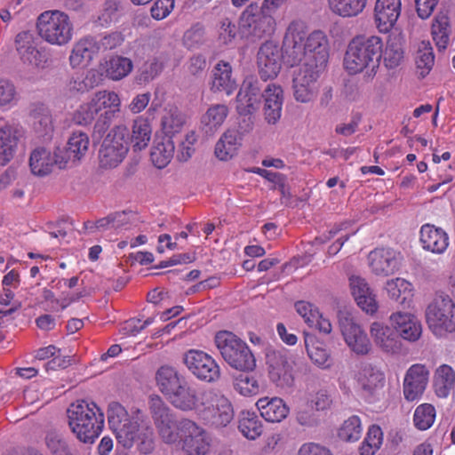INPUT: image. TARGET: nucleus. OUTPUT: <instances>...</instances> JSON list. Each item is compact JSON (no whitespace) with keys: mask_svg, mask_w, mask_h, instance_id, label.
<instances>
[{"mask_svg":"<svg viewBox=\"0 0 455 455\" xmlns=\"http://www.w3.org/2000/svg\"><path fill=\"white\" fill-rule=\"evenodd\" d=\"M88 148V135L84 132H74L68 140L64 156L67 158V161L70 159L73 161L80 160L84 156Z\"/></svg>","mask_w":455,"mask_h":455,"instance_id":"41","label":"nucleus"},{"mask_svg":"<svg viewBox=\"0 0 455 455\" xmlns=\"http://www.w3.org/2000/svg\"><path fill=\"white\" fill-rule=\"evenodd\" d=\"M163 70V63L156 59L145 62L137 76L139 84H147L156 77Z\"/></svg>","mask_w":455,"mask_h":455,"instance_id":"62","label":"nucleus"},{"mask_svg":"<svg viewBox=\"0 0 455 455\" xmlns=\"http://www.w3.org/2000/svg\"><path fill=\"white\" fill-rule=\"evenodd\" d=\"M362 434L361 420L358 416H351L344 421L339 429V437L346 442L357 441Z\"/></svg>","mask_w":455,"mask_h":455,"instance_id":"59","label":"nucleus"},{"mask_svg":"<svg viewBox=\"0 0 455 455\" xmlns=\"http://www.w3.org/2000/svg\"><path fill=\"white\" fill-rule=\"evenodd\" d=\"M44 443L52 455H74L67 440L57 431H48Z\"/></svg>","mask_w":455,"mask_h":455,"instance_id":"54","label":"nucleus"},{"mask_svg":"<svg viewBox=\"0 0 455 455\" xmlns=\"http://www.w3.org/2000/svg\"><path fill=\"white\" fill-rule=\"evenodd\" d=\"M401 0H377L374 21L380 33L389 32L401 15Z\"/></svg>","mask_w":455,"mask_h":455,"instance_id":"21","label":"nucleus"},{"mask_svg":"<svg viewBox=\"0 0 455 455\" xmlns=\"http://www.w3.org/2000/svg\"><path fill=\"white\" fill-rule=\"evenodd\" d=\"M166 399L173 407L180 411H196L201 403V393L198 394L196 389L186 379Z\"/></svg>","mask_w":455,"mask_h":455,"instance_id":"25","label":"nucleus"},{"mask_svg":"<svg viewBox=\"0 0 455 455\" xmlns=\"http://www.w3.org/2000/svg\"><path fill=\"white\" fill-rule=\"evenodd\" d=\"M21 35L16 36V47L21 60L31 66L40 67L44 62V56L31 43L20 44Z\"/></svg>","mask_w":455,"mask_h":455,"instance_id":"52","label":"nucleus"},{"mask_svg":"<svg viewBox=\"0 0 455 455\" xmlns=\"http://www.w3.org/2000/svg\"><path fill=\"white\" fill-rule=\"evenodd\" d=\"M265 104L263 108L265 119L268 124H275L282 114L283 91L276 84H267L264 89Z\"/></svg>","mask_w":455,"mask_h":455,"instance_id":"29","label":"nucleus"},{"mask_svg":"<svg viewBox=\"0 0 455 455\" xmlns=\"http://www.w3.org/2000/svg\"><path fill=\"white\" fill-rule=\"evenodd\" d=\"M96 37L85 36L80 39L73 47L69 56V61L72 67H77L83 61L89 62L93 55L98 53Z\"/></svg>","mask_w":455,"mask_h":455,"instance_id":"35","label":"nucleus"},{"mask_svg":"<svg viewBox=\"0 0 455 455\" xmlns=\"http://www.w3.org/2000/svg\"><path fill=\"white\" fill-rule=\"evenodd\" d=\"M162 127L165 137L180 132L185 124V116L177 108H170L162 117Z\"/></svg>","mask_w":455,"mask_h":455,"instance_id":"51","label":"nucleus"},{"mask_svg":"<svg viewBox=\"0 0 455 455\" xmlns=\"http://www.w3.org/2000/svg\"><path fill=\"white\" fill-rule=\"evenodd\" d=\"M429 377V371L423 364L411 365L404 377L403 395L407 401L419 399L424 393Z\"/></svg>","mask_w":455,"mask_h":455,"instance_id":"19","label":"nucleus"},{"mask_svg":"<svg viewBox=\"0 0 455 455\" xmlns=\"http://www.w3.org/2000/svg\"><path fill=\"white\" fill-rule=\"evenodd\" d=\"M371 335L374 343L384 353L398 354L402 350V342L395 329L383 323L374 322L371 326Z\"/></svg>","mask_w":455,"mask_h":455,"instance_id":"23","label":"nucleus"},{"mask_svg":"<svg viewBox=\"0 0 455 455\" xmlns=\"http://www.w3.org/2000/svg\"><path fill=\"white\" fill-rule=\"evenodd\" d=\"M306 61L326 64L328 61L327 39L322 31L307 34L305 39Z\"/></svg>","mask_w":455,"mask_h":455,"instance_id":"30","label":"nucleus"},{"mask_svg":"<svg viewBox=\"0 0 455 455\" xmlns=\"http://www.w3.org/2000/svg\"><path fill=\"white\" fill-rule=\"evenodd\" d=\"M256 406L261 417L268 422H281L289 413L288 406L279 397H262L257 401Z\"/></svg>","mask_w":455,"mask_h":455,"instance_id":"32","label":"nucleus"},{"mask_svg":"<svg viewBox=\"0 0 455 455\" xmlns=\"http://www.w3.org/2000/svg\"><path fill=\"white\" fill-rule=\"evenodd\" d=\"M196 411L204 424L214 428L227 427L234 418L230 401L212 388L201 392V403Z\"/></svg>","mask_w":455,"mask_h":455,"instance_id":"4","label":"nucleus"},{"mask_svg":"<svg viewBox=\"0 0 455 455\" xmlns=\"http://www.w3.org/2000/svg\"><path fill=\"white\" fill-rule=\"evenodd\" d=\"M391 324L397 331L399 338L415 342L422 334V325L419 320L413 315L397 311L390 317Z\"/></svg>","mask_w":455,"mask_h":455,"instance_id":"22","label":"nucleus"},{"mask_svg":"<svg viewBox=\"0 0 455 455\" xmlns=\"http://www.w3.org/2000/svg\"><path fill=\"white\" fill-rule=\"evenodd\" d=\"M156 379L159 390L167 398L187 379L175 368L164 365L157 370Z\"/></svg>","mask_w":455,"mask_h":455,"instance_id":"33","label":"nucleus"},{"mask_svg":"<svg viewBox=\"0 0 455 455\" xmlns=\"http://www.w3.org/2000/svg\"><path fill=\"white\" fill-rule=\"evenodd\" d=\"M420 242L425 250L441 254L449 245V237L442 228L426 224L420 229Z\"/></svg>","mask_w":455,"mask_h":455,"instance_id":"31","label":"nucleus"},{"mask_svg":"<svg viewBox=\"0 0 455 455\" xmlns=\"http://www.w3.org/2000/svg\"><path fill=\"white\" fill-rule=\"evenodd\" d=\"M383 442V433L379 426L369 427L366 437L359 447L360 455H374Z\"/></svg>","mask_w":455,"mask_h":455,"instance_id":"53","label":"nucleus"},{"mask_svg":"<svg viewBox=\"0 0 455 455\" xmlns=\"http://www.w3.org/2000/svg\"><path fill=\"white\" fill-rule=\"evenodd\" d=\"M61 154L63 152L60 149L53 154L45 148L34 149L29 157V166L32 173L43 177L51 173L54 166H58L60 169L64 168L67 158Z\"/></svg>","mask_w":455,"mask_h":455,"instance_id":"18","label":"nucleus"},{"mask_svg":"<svg viewBox=\"0 0 455 455\" xmlns=\"http://www.w3.org/2000/svg\"><path fill=\"white\" fill-rule=\"evenodd\" d=\"M367 0H328L330 9L343 18L355 17L365 8Z\"/></svg>","mask_w":455,"mask_h":455,"instance_id":"45","label":"nucleus"},{"mask_svg":"<svg viewBox=\"0 0 455 455\" xmlns=\"http://www.w3.org/2000/svg\"><path fill=\"white\" fill-rule=\"evenodd\" d=\"M305 346L310 359L318 366L328 368L330 366V354L319 342H315L312 335L305 333Z\"/></svg>","mask_w":455,"mask_h":455,"instance_id":"50","label":"nucleus"},{"mask_svg":"<svg viewBox=\"0 0 455 455\" xmlns=\"http://www.w3.org/2000/svg\"><path fill=\"white\" fill-rule=\"evenodd\" d=\"M276 22L273 14L263 6L251 3L239 18L240 32L245 36L261 38L272 35Z\"/></svg>","mask_w":455,"mask_h":455,"instance_id":"8","label":"nucleus"},{"mask_svg":"<svg viewBox=\"0 0 455 455\" xmlns=\"http://www.w3.org/2000/svg\"><path fill=\"white\" fill-rule=\"evenodd\" d=\"M99 115L100 113L97 108L92 102L89 100L86 103L81 104L73 113L72 121L77 125L87 126L92 124Z\"/></svg>","mask_w":455,"mask_h":455,"instance_id":"61","label":"nucleus"},{"mask_svg":"<svg viewBox=\"0 0 455 455\" xmlns=\"http://www.w3.org/2000/svg\"><path fill=\"white\" fill-rule=\"evenodd\" d=\"M455 386V371L448 364L439 366L434 376L435 392L438 397L446 398Z\"/></svg>","mask_w":455,"mask_h":455,"instance_id":"36","label":"nucleus"},{"mask_svg":"<svg viewBox=\"0 0 455 455\" xmlns=\"http://www.w3.org/2000/svg\"><path fill=\"white\" fill-rule=\"evenodd\" d=\"M249 371H243L234 378V388L242 395L251 396L257 395L259 390V385L255 377L250 375Z\"/></svg>","mask_w":455,"mask_h":455,"instance_id":"55","label":"nucleus"},{"mask_svg":"<svg viewBox=\"0 0 455 455\" xmlns=\"http://www.w3.org/2000/svg\"><path fill=\"white\" fill-rule=\"evenodd\" d=\"M307 28L304 21L294 20L286 28L283 40V62L290 67L306 62L305 39Z\"/></svg>","mask_w":455,"mask_h":455,"instance_id":"10","label":"nucleus"},{"mask_svg":"<svg viewBox=\"0 0 455 455\" xmlns=\"http://www.w3.org/2000/svg\"><path fill=\"white\" fill-rule=\"evenodd\" d=\"M22 136L23 131L19 125L7 124L0 128V165H5L13 158Z\"/></svg>","mask_w":455,"mask_h":455,"instance_id":"24","label":"nucleus"},{"mask_svg":"<svg viewBox=\"0 0 455 455\" xmlns=\"http://www.w3.org/2000/svg\"><path fill=\"white\" fill-rule=\"evenodd\" d=\"M68 427L76 439L92 444L104 427V413L93 402L84 400L72 403L67 411Z\"/></svg>","mask_w":455,"mask_h":455,"instance_id":"2","label":"nucleus"},{"mask_svg":"<svg viewBox=\"0 0 455 455\" xmlns=\"http://www.w3.org/2000/svg\"><path fill=\"white\" fill-rule=\"evenodd\" d=\"M307 28L304 21L294 20L286 28L283 40V62L290 67L306 62L305 39Z\"/></svg>","mask_w":455,"mask_h":455,"instance_id":"9","label":"nucleus"},{"mask_svg":"<svg viewBox=\"0 0 455 455\" xmlns=\"http://www.w3.org/2000/svg\"><path fill=\"white\" fill-rule=\"evenodd\" d=\"M283 50L276 43L267 41L261 44L257 54V64L263 81L277 76L283 60Z\"/></svg>","mask_w":455,"mask_h":455,"instance_id":"16","label":"nucleus"},{"mask_svg":"<svg viewBox=\"0 0 455 455\" xmlns=\"http://www.w3.org/2000/svg\"><path fill=\"white\" fill-rule=\"evenodd\" d=\"M130 144V132L125 125L113 127L102 141L99 150L101 167L117 166L125 157Z\"/></svg>","mask_w":455,"mask_h":455,"instance_id":"7","label":"nucleus"},{"mask_svg":"<svg viewBox=\"0 0 455 455\" xmlns=\"http://www.w3.org/2000/svg\"><path fill=\"white\" fill-rule=\"evenodd\" d=\"M368 259L371 271L377 275H392L398 267L395 252L391 249H375Z\"/></svg>","mask_w":455,"mask_h":455,"instance_id":"28","label":"nucleus"},{"mask_svg":"<svg viewBox=\"0 0 455 455\" xmlns=\"http://www.w3.org/2000/svg\"><path fill=\"white\" fill-rule=\"evenodd\" d=\"M266 363L268 377L276 387L289 388L293 386V363L286 349L267 348Z\"/></svg>","mask_w":455,"mask_h":455,"instance_id":"12","label":"nucleus"},{"mask_svg":"<svg viewBox=\"0 0 455 455\" xmlns=\"http://www.w3.org/2000/svg\"><path fill=\"white\" fill-rule=\"evenodd\" d=\"M451 26L449 18L444 14L437 15L432 24V36L439 51L445 50L449 44Z\"/></svg>","mask_w":455,"mask_h":455,"instance_id":"46","label":"nucleus"},{"mask_svg":"<svg viewBox=\"0 0 455 455\" xmlns=\"http://www.w3.org/2000/svg\"><path fill=\"white\" fill-rule=\"evenodd\" d=\"M182 434L178 441L186 455H206L211 447L208 433L189 419H183Z\"/></svg>","mask_w":455,"mask_h":455,"instance_id":"15","label":"nucleus"},{"mask_svg":"<svg viewBox=\"0 0 455 455\" xmlns=\"http://www.w3.org/2000/svg\"><path fill=\"white\" fill-rule=\"evenodd\" d=\"M292 88L295 100L301 103H307L316 98L319 84L301 80L300 77H293Z\"/></svg>","mask_w":455,"mask_h":455,"instance_id":"49","label":"nucleus"},{"mask_svg":"<svg viewBox=\"0 0 455 455\" xmlns=\"http://www.w3.org/2000/svg\"><path fill=\"white\" fill-rule=\"evenodd\" d=\"M239 133L235 130H227L215 145V156L221 161L231 159L237 152Z\"/></svg>","mask_w":455,"mask_h":455,"instance_id":"37","label":"nucleus"},{"mask_svg":"<svg viewBox=\"0 0 455 455\" xmlns=\"http://www.w3.org/2000/svg\"><path fill=\"white\" fill-rule=\"evenodd\" d=\"M215 345L223 360L233 369L240 371H252L256 359L247 343L228 331L215 334Z\"/></svg>","mask_w":455,"mask_h":455,"instance_id":"3","label":"nucleus"},{"mask_svg":"<svg viewBox=\"0 0 455 455\" xmlns=\"http://www.w3.org/2000/svg\"><path fill=\"white\" fill-rule=\"evenodd\" d=\"M174 142L170 137H162L155 140L150 157L153 164L158 168H164L174 155Z\"/></svg>","mask_w":455,"mask_h":455,"instance_id":"34","label":"nucleus"},{"mask_svg":"<svg viewBox=\"0 0 455 455\" xmlns=\"http://www.w3.org/2000/svg\"><path fill=\"white\" fill-rule=\"evenodd\" d=\"M411 284L403 278H395L387 282L386 291L388 296L401 304H403L411 295Z\"/></svg>","mask_w":455,"mask_h":455,"instance_id":"57","label":"nucleus"},{"mask_svg":"<svg viewBox=\"0 0 455 455\" xmlns=\"http://www.w3.org/2000/svg\"><path fill=\"white\" fill-rule=\"evenodd\" d=\"M33 129L38 137L49 139L53 132L52 116L43 105L36 106L30 112Z\"/></svg>","mask_w":455,"mask_h":455,"instance_id":"39","label":"nucleus"},{"mask_svg":"<svg viewBox=\"0 0 455 455\" xmlns=\"http://www.w3.org/2000/svg\"><path fill=\"white\" fill-rule=\"evenodd\" d=\"M384 63L387 68H395L401 63L403 58L402 39L398 35H390L387 41L386 49L383 51Z\"/></svg>","mask_w":455,"mask_h":455,"instance_id":"44","label":"nucleus"},{"mask_svg":"<svg viewBox=\"0 0 455 455\" xmlns=\"http://www.w3.org/2000/svg\"><path fill=\"white\" fill-rule=\"evenodd\" d=\"M349 283L352 294L357 305L367 314H374L379 307L376 295L365 279L358 275H352L349 278Z\"/></svg>","mask_w":455,"mask_h":455,"instance_id":"26","label":"nucleus"},{"mask_svg":"<svg viewBox=\"0 0 455 455\" xmlns=\"http://www.w3.org/2000/svg\"><path fill=\"white\" fill-rule=\"evenodd\" d=\"M237 88L235 79L232 76V67L229 62L220 60L212 71L211 90L213 92H225L231 95Z\"/></svg>","mask_w":455,"mask_h":455,"instance_id":"27","label":"nucleus"},{"mask_svg":"<svg viewBox=\"0 0 455 455\" xmlns=\"http://www.w3.org/2000/svg\"><path fill=\"white\" fill-rule=\"evenodd\" d=\"M36 27L39 36L51 44L65 45L73 36V23L68 15L60 11L41 13Z\"/></svg>","mask_w":455,"mask_h":455,"instance_id":"5","label":"nucleus"},{"mask_svg":"<svg viewBox=\"0 0 455 455\" xmlns=\"http://www.w3.org/2000/svg\"><path fill=\"white\" fill-rule=\"evenodd\" d=\"M108 420L117 442L124 448H131L138 437V421L131 418L125 408L117 402L109 403Z\"/></svg>","mask_w":455,"mask_h":455,"instance_id":"11","label":"nucleus"},{"mask_svg":"<svg viewBox=\"0 0 455 455\" xmlns=\"http://www.w3.org/2000/svg\"><path fill=\"white\" fill-rule=\"evenodd\" d=\"M383 42L377 36H357L348 44L344 68L350 75L366 71L368 77H374L379 67Z\"/></svg>","mask_w":455,"mask_h":455,"instance_id":"1","label":"nucleus"},{"mask_svg":"<svg viewBox=\"0 0 455 455\" xmlns=\"http://www.w3.org/2000/svg\"><path fill=\"white\" fill-rule=\"evenodd\" d=\"M238 428L244 437L255 440L263 432V426L254 412L243 411L239 419Z\"/></svg>","mask_w":455,"mask_h":455,"instance_id":"47","label":"nucleus"},{"mask_svg":"<svg viewBox=\"0 0 455 455\" xmlns=\"http://www.w3.org/2000/svg\"><path fill=\"white\" fill-rule=\"evenodd\" d=\"M90 100L99 113L104 110L103 113H111V116H116L120 112L121 100L118 94L113 91L96 92Z\"/></svg>","mask_w":455,"mask_h":455,"instance_id":"38","label":"nucleus"},{"mask_svg":"<svg viewBox=\"0 0 455 455\" xmlns=\"http://www.w3.org/2000/svg\"><path fill=\"white\" fill-rule=\"evenodd\" d=\"M263 83L255 76H247L237 93V111L241 115L252 114L259 109L262 92Z\"/></svg>","mask_w":455,"mask_h":455,"instance_id":"17","label":"nucleus"},{"mask_svg":"<svg viewBox=\"0 0 455 455\" xmlns=\"http://www.w3.org/2000/svg\"><path fill=\"white\" fill-rule=\"evenodd\" d=\"M204 41V28L202 24L196 23L187 30L183 36L184 44L191 49L196 48Z\"/></svg>","mask_w":455,"mask_h":455,"instance_id":"64","label":"nucleus"},{"mask_svg":"<svg viewBox=\"0 0 455 455\" xmlns=\"http://www.w3.org/2000/svg\"><path fill=\"white\" fill-rule=\"evenodd\" d=\"M183 419L179 420L177 418L158 427L157 434L161 440L166 444L177 443L182 434L181 425Z\"/></svg>","mask_w":455,"mask_h":455,"instance_id":"56","label":"nucleus"},{"mask_svg":"<svg viewBox=\"0 0 455 455\" xmlns=\"http://www.w3.org/2000/svg\"><path fill=\"white\" fill-rule=\"evenodd\" d=\"M326 64L313 63L309 61L303 62L299 68L293 73V77H300L310 83L318 84V79L324 70Z\"/></svg>","mask_w":455,"mask_h":455,"instance_id":"60","label":"nucleus"},{"mask_svg":"<svg viewBox=\"0 0 455 455\" xmlns=\"http://www.w3.org/2000/svg\"><path fill=\"white\" fill-rule=\"evenodd\" d=\"M132 61L126 57L115 56L107 62V76L114 81H118L127 76L132 70Z\"/></svg>","mask_w":455,"mask_h":455,"instance_id":"48","label":"nucleus"},{"mask_svg":"<svg viewBox=\"0 0 455 455\" xmlns=\"http://www.w3.org/2000/svg\"><path fill=\"white\" fill-rule=\"evenodd\" d=\"M228 108L224 104L211 106L202 117V124L206 133H213L225 121Z\"/></svg>","mask_w":455,"mask_h":455,"instance_id":"42","label":"nucleus"},{"mask_svg":"<svg viewBox=\"0 0 455 455\" xmlns=\"http://www.w3.org/2000/svg\"><path fill=\"white\" fill-rule=\"evenodd\" d=\"M151 126L147 119L137 118L132 125V133L130 135V142L132 143L134 151L146 148L151 139Z\"/></svg>","mask_w":455,"mask_h":455,"instance_id":"43","label":"nucleus"},{"mask_svg":"<svg viewBox=\"0 0 455 455\" xmlns=\"http://www.w3.org/2000/svg\"><path fill=\"white\" fill-rule=\"evenodd\" d=\"M149 413L156 428L177 418L175 412L158 395L150 397Z\"/></svg>","mask_w":455,"mask_h":455,"instance_id":"40","label":"nucleus"},{"mask_svg":"<svg viewBox=\"0 0 455 455\" xmlns=\"http://www.w3.org/2000/svg\"><path fill=\"white\" fill-rule=\"evenodd\" d=\"M124 40V37L121 32L115 31L104 36L96 37L98 52H106L113 50L117 46L121 45Z\"/></svg>","mask_w":455,"mask_h":455,"instance_id":"63","label":"nucleus"},{"mask_svg":"<svg viewBox=\"0 0 455 455\" xmlns=\"http://www.w3.org/2000/svg\"><path fill=\"white\" fill-rule=\"evenodd\" d=\"M339 326L348 347L358 355H366L371 350V344L364 331L351 312L339 310Z\"/></svg>","mask_w":455,"mask_h":455,"instance_id":"13","label":"nucleus"},{"mask_svg":"<svg viewBox=\"0 0 455 455\" xmlns=\"http://www.w3.org/2000/svg\"><path fill=\"white\" fill-rule=\"evenodd\" d=\"M429 329L437 337L455 331V303L446 294H436L426 309Z\"/></svg>","mask_w":455,"mask_h":455,"instance_id":"6","label":"nucleus"},{"mask_svg":"<svg viewBox=\"0 0 455 455\" xmlns=\"http://www.w3.org/2000/svg\"><path fill=\"white\" fill-rule=\"evenodd\" d=\"M183 363L199 380L213 383L220 378V368L217 362L202 350L190 349L184 354Z\"/></svg>","mask_w":455,"mask_h":455,"instance_id":"14","label":"nucleus"},{"mask_svg":"<svg viewBox=\"0 0 455 455\" xmlns=\"http://www.w3.org/2000/svg\"><path fill=\"white\" fill-rule=\"evenodd\" d=\"M356 380L365 397H375L384 387L385 376L376 366L363 363L356 375Z\"/></svg>","mask_w":455,"mask_h":455,"instance_id":"20","label":"nucleus"},{"mask_svg":"<svg viewBox=\"0 0 455 455\" xmlns=\"http://www.w3.org/2000/svg\"><path fill=\"white\" fill-rule=\"evenodd\" d=\"M435 419V409L432 404L423 403L418 406L413 415L415 427L419 430L428 429Z\"/></svg>","mask_w":455,"mask_h":455,"instance_id":"58","label":"nucleus"}]
</instances>
